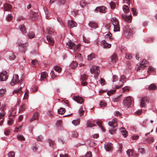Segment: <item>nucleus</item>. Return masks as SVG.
I'll return each mask as SVG.
<instances>
[{"label":"nucleus","instance_id":"1","mask_svg":"<svg viewBox=\"0 0 157 157\" xmlns=\"http://www.w3.org/2000/svg\"><path fill=\"white\" fill-rule=\"evenodd\" d=\"M117 120L116 119H113L111 121H109L108 123L109 125L112 127L111 128L109 129V132L113 134L114 133L116 130V127L117 126Z\"/></svg>","mask_w":157,"mask_h":157},{"label":"nucleus","instance_id":"2","mask_svg":"<svg viewBox=\"0 0 157 157\" xmlns=\"http://www.w3.org/2000/svg\"><path fill=\"white\" fill-rule=\"evenodd\" d=\"M128 26H125L123 28L124 35L125 37L127 38H129L132 36L133 34L132 29Z\"/></svg>","mask_w":157,"mask_h":157},{"label":"nucleus","instance_id":"3","mask_svg":"<svg viewBox=\"0 0 157 157\" xmlns=\"http://www.w3.org/2000/svg\"><path fill=\"white\" fill-rule=\"evenodd\" d=\"M67 45H68L69 48L71 49L74 51H78L80 48V45H76L73 42L70 40L67 43Z\"/></svg>","mask_w":157,"mask_h":157},{"label":"nucleus","instance_id":"4","mask_svg":"<svg viewBox=\"0 0 157 157\" xmlns=\"http://www.w3.org/2000/svg\"><path fill=\"white\" fill-rule=\"evenodd\" d=\"M147 63V62L145 60L143 59L136 66V69L137 71L140 70H143L144 68L146 67L145 65Z\"/></svg>","mask_w":157,"mask_h":157},{"label":"nucleus","instance_id":"5","mask_svg":"<svg viewBox=\"0 0 157 157\" xmlns=\"http://www.w3.org/2000/svg\"><path fill=\"white\" fill-rule=\"evenodd\" d=\"M99 69V67L93 66L90 70V72L94 74V77L95 78H97L99 75L100 72Z\"/></svg>","mask_w":157,"mask_h":157},{"label":"nucleus","instance_id":"6","mask_svg":"<svg viewBox=\"0 0 157 157\" xmlns=\"http://www.w3.org/2000/svg\"><path fill=\"white\" fill-rule=\"evenodd\" d=\"M19 76L17 75H15L13 76V78L10 82L11 86L14 85L16 83H21V80H19L18 79Z\"/></svg>","mask_w":157,"mask_h":157},{"label":"nucleus","instance_id":"7","mask_svg":"<svg viewBox=\"0 0 157 157\" xmlns=\"http://www.w3.org/2000/svg\"><path fill=\"white\" fill-rule=\"evenodd\" d=\"M19 45L20 47V48H19L20 50L22 52H25L28 45V44L26 43V42H23L22 41L21 42L20 44H19Z\"/></svg>","mask_w":157,"mask_h":157},{"label":"nucleus","instance_id":"8","mask_svg":"<svg viewBox=\"0 0 157 157\" xmlns=\"http://www.w3.org/2000/svg\"><path fill=\"white\" fill-rule=\"evenodd\" d=\"M123 103L124 106L127 107L130 106L132 103L131 97L130 96H129L126 98L124 100Z\"/></svg>","mask_w":157,"mask_h":157},{"label":"nucleus","instance_id":"9","mask_svg":"<svg viewBox=\"0 0 157 157\" xmlns=\"http://www.w3.org/2000/svg\"><path fill=\"white\" fill-rule=\"evenodd\" d=\"M107 11V8L104 6H102L96 7L95 11L97 13L99 12L101 13H105Z\"/></svg>","mask_w":157,"mask_h":157},{"label":"nucleus","instance_id":"10","mask_svg":"<svg viewBox=\"0 0 157 157\" xmlns=\"http://www.w3.org/2000/svg\"><path fill=\"white\" fill-rule=\"evenodd\" d=\"M88 76L85 74H83L81 76V80L82 81L81 85L83 86H86L87 82H86Z\"/></svg>","mask_w":157,"mask_h":157},{"label":"nucleus","instance_id":"11","mask_svg":"<svg viewBox=\"0 0 157 157\" xmlns=\"http://www.w3.org/2000/svg\"><path fill=\"white\" fill-rule=\"evenodd\" d=\"M122 19L125 21L129 23L131 21L132 17L131 15L127 16L125 14H122L121 15Z\"/></svg>","mask_w":157,"mask_h":157},{"label":"nucleus","instance_id":"12","mask_svg":"<svg viewBox=\"0 0 157 157\" xmlns=\"http://www.w3.org/2000/svg\"><path fill=\"white\" fill-rule=\"evenodd\" d=\"M73 99L75 101L77 102L78 103L82 104L83 102V99L79 96H74Z\"/></svg>","mask_w":157,"mask_h":157},{"label":"nucleus","instance_id":"13","mask_svg":"<svg viewBox=\"0 0 157 157\" xmlns=\"http://www.w3.org/2000/svg\"><path fill=\"white\" fill-rule=\"evenodd\" d=\"M68 27L71 29L76 27L77 25L76 23L72 20L69 21L68 22Z\"/></svg>","mask_w":157,"mask_h":157},{"label":"nucleus","instance_id":"14","mask_svg":"<svg viewBox=\"0 0 157 157\" xmlns=\"http://www.w3.org/2000/svg\"><path fill=\"white\" fill-rule=\"evenodd\" d=\"M6 72H2L0 74V80L1 81L6 80L8 78V76L6 75Z\"/></svg>","mask_w":157,"mask_h":157},{"label":"nucleus","instance_id":"15","mask_svg":"<svg viewBox=\"0 0 157 157\" xmlns=\"http://www.w3.org/2000/svg\"><path fill=\"white\" fill-rule=\"evenodd\" d=\"M39 114L38 112H35L33 114L32 118L30 120V122H31L34 120L39 119Z\"/></svg>","mask_w":157,"mask_h":157},{"label":"nucleus","instance_id":"16","mask_svg":"<svg viewBox=\"0 0 157 157\" xmlns=\"http://www.w3.org/2000/svg\"><path fill=\"white\" fill-rule=\"evenodd\" d=\"M47 39L49 44L52 45H53L54 40L53 38H52L50 36L48 35L47 36Z\"/></svg>","mask_w":157,"mask_h":157},{"label":"nucleus","instance_id":"17","mask_svg":"<svg viewBox=\"0 0 157 157\" xmlns=\"http://www.w3.org/2000/svg\"><path fill=\"white\" fill-rule=\"evenodd\" d=\"M88 25L92 28L96 29L98 27L97 24L93 21L90 22L88 24Z\"/></svg>","mask_w":157,"mask_h":157},{"label":"nucleus","instance_id":"18","mask_svg":"<svg viewBox=\"0 0 157 157\" xmlns=\"http://www.w3.org/2000/svg\"><path fill=\"white\" fill-rule=\"evenodd\" d=\"M30 17L32 20L34 21L37 19V14L36 13L33 11L31 12Z\"/></svg>","mask_w":157,"mask_h":157},{"label":"nucleus","instance_id":"19","mask_svg":"<svg viewBox=\"0 0 157 157\" xmlns=\"http://www.w3.org/2000/svg\"><path fill=\"white\" fill-rule=\"evenodd\" d=\"M147 99L146 97H144L141 99L140 102V106L143 107L145 106L146 103L147 101Z\"/></svg>","mask_w":157,"mask_h":157},{"label":"nucleus","instance_id":"20","mask_svg":"<svg viewBox=\"0 0 157 157\" xmlns=\"http://www.w3.org/2000/svg\"><path fill=\"white\" fill-rule=\"evenodd\" d=\"M101 44L104 48H109L111 47V44H108L105 40H103L102 41Z\"/></svg>","mask_w":157,"mask_h":157},{"label":"nucleus","instance_id":"21","mask_svg":"<svg viewBox=\"0 0 157 157\" xmlns=\"http://www.w3.org/2000/svg\"><path fill=\"white\" fill-rule=\"evenodd\" d=\"M105 148L107 151H111L112 149V144L111 143H107L105 145Z\"/></svg>","mask_w":157,"mask_h":157},{"label":"nucleus","instance_id":"22","mask_svg":"<svg viewBox=\"0 0 157 157\" xmlns=\"http://www.w3.org/2000/svg\"><path fill=\"white\" fill-rule=\"evenodd\" d=\"M111 21L112 24L114 26L119 25L118 21L115 17L112 18L111 19Z\"/></svg>","mask_w":157,"mask_h":157},{"label":"nucleus","instance_id":"23","mask_svg":"<svg viewBox=\"0 0 157 157\" xmlns=\"http://www.w3.org/2000/svg\"><path fill=\"white\" fill-rule=\"evenodd\" d=\"M117 59V58L116 55L114 53L111 56V62L113 63H115Z\"/></svg>","mask_w":157,"mask_h":157},{"label":"nucleus","instance_id":"24","mask_svg":"<svg viewBox=\"0 0 157 157\" xmlns=\"http://www.w3.org/2000/svg\"><path fill=\"white\" fill-rule=\"evenodd\" d=\"M157 89V87L156 85L153 83L151 84L148 87V89L149 90H155Z\"/></svg>","mask_w":157,"mask_h":157},{"label":"nucleus","instance_id":"25","mask_svg":"<svg viewBox=\"0 0 157 157\" xmlns=\"http://www.w3.org/2000/svg\"><path fill=\"white\" fill-rule=\"evenodd\" d=\"M14 115H13L12 113H11L9 117L10 120L8 121V124L9 125H11L12 124V119L14 117Z\"/></svg>","mask_w":157,"mask_h":157},{"label":"nucleus","instance_id":"26","mask_svg":"<svg viewBox=\"0 0 157 157\" xmlns=\"http://www.w3.org/2000/svg\"><path fill=\"white\" fill-rule=\"evenodd\" d=\"M123 9L124 12L127 14L130 11V10L128 6L126 5H124L123 6Z\"/></svg>","mask_w":157,"mask_h":157},{"label":"nucleus","instance_id":"27","mask_svg":"<svg viewBox=\"0 0 157 157\" xmlns=\"http://www.w3.org/2000/svg\"><path fill=\"white\" fill-rule=\"evenodd\" d=\"M4 9L6 11H9L12 8V6L9 4H6L4 5Z\"/></svg>","mask_w":157,"mask_h":157},{"label":"nucleus","instance_id":"28","mask_svg":"<svg viewBox=\"0 0 157 157\" xmlns=\"http://www.w3.org/2000/svg\"><path fill=\"white\" fill-rule=\"evenodd\" d=\"M48 74L46 72H42L41 74L40 80H43L47 77Z\"/></svg>","mask_w":157,"mask_h":157},{"label":"nucleus","instance_id":"29","mask_svg":"<svg viewBox=\"0 0 157 157\" xmlns=\"http://www.w3.org/2000/svg\"><path fill=\"white\" fill-rule=\"evenodd\" d=\"M27 36L29 38L32 39L34 38L35 35L33 32H30L27 34Z\"/></svg>","mask_w":157,"mask_h":157},{"label":"nucleus","instance_id":"30","mask_svg":"<svg viewBox=\"0 0 157 157\" xmlns=\"http://www.w3.org/2000/svg\"><path fill=\"white\" fill-rule=\"evenodd\" d=\"M19 28L22 33H26V29L25 26L24 25H21L19 27Z\"/></svg>","mask_w":157,"mask_h":157},{"label":"nucleus","instance_id":"31","mask_svg":"<svg viewBox=\"0 0 157 157\" xmlns=\"http://www.w3.org/2000/svg\"><path fill=\"white\" fill-rule=\"evenodd\" d=\"M133 153V150L132 149H128L127 151V154L128 156H134Z\"/></svg>","mask_w":157,"mask_h":157},{"label":"nucleus","instance_id":"32","mask_svg":"<svg viewBox=\"0 0 157 157\" xmlns=\"http://www.w3.org/2000/svg\"><path fill=\"white\" fill-rule=\"evenodd\" d=\"M126 78L124 75H122L121 76L119 81L123 83H124L126 82Z\"/></svg>","mask_w":157,"mask_h":157},{"label":"nucleus","instance_id":"33","mask_svg":"<svg viewBox=\"0 0 157 157\" xmlns=\"http://www.w3.org/2000/svg\"><path fill=\"white\" fill-rule=\"evenodd\" d=\"M65 112V109L63 108H60L58 110V113L59 114H63Z\"/></svg>","mask_w":157,"mask_h":157},{"label":"nucleus","instance_id":"34","mask_svg":"<svg viewBox=\"0 0 157 157\" xmlns=\"http://www.w3.org/2000/svg\"><path fill=\"white\" fill-rule=\"evenodd\" d=\"M72 122L74 125L77 126L79 124L80 120L78 119L76 120H74L72 121Z\"/></svg>","mask_w":157,"mask_h":157},{"label":"nucleus","instance_id":"35","mask_svg":"<svg viewBox=\"0 0 157 157\" xmlns=\"http://www.w3.org/2000/svg\"><path fill=\"white\" fill-rule=\"evenodd\" d=\"M8 57L11 60H13L15 57L14 55L12 52H10L9 53Z\"/></svg>","mask_w":157,"mask_h":157},{"label":"nucleus","instance_id":"36","mask_svg":"<svg viewBox=\"0 0 157 157\" xmlns=\"http://www.w3.org/2000/svg\"><path fill=\"white\" fill-rule=\"evenodd\" d=\"M17 138L18 140L21 141H24L25 140V138L24 136L19 134H18L17 136Z\"/></svg>","mask_w":157,"mask_h":157},{"label":"nucleus","instance_id":"37","mask_svg":"<svg viewBox=\"0 0 157 157\" xmlns=\"http://www.w3.org/2000/svg\"><path fill=\"white\" fill-rule=\"evenodd\" d=\"M96 124L100 127V128L103 132H105V129L102 126L101 123L100 121H97L96 122Z\"/></svg>","mask_w":157,"mask_h":157},{"label":"nucleus","instance_id":"38","mask_svg":"<svg viewBox=\"0 0 157 157\" xmlns=\"http://www.w3.org/2000/svg\"><path fill=\"white\" fill-rule=\"evenodd\" d=\"M22 88V87H21L19 89L15 90L13 92V93H19L20 94H21L22 92L21 90Z\"/></svg>","mask_w":157,"mask_h":157},{"label":"nucleus","instance_id":"39","mask_svg":"<svg viewBox=\"0 0 157 157\" xmlns=\"http://www.w3.org/2000/svg\"><path fill=\"white\" fill-rule=\"evenodd\" d=\"M75 57L76 59L81 61L82 60V58L81 56V54L79 53H77L75 55Z\"/></svg>","mask_w":157,"mask_h":157},{"label":"nucleus","instance_id":"40","mask_svg":"<svg viewBox=\"0 0 157 157\" xmlns=\"http://www.w3.org/2000/svg\"><path fill=\"white\" fill-rule=\"evenodd\" d=\"M121 132L122 133V135L124 137H126L127 135V132L126 130H124V128H122L121 129Z\"/></svg>","mask_w":157,"mask_h":157},{"label":"nucleus","instance_id":"41","mask_svg":"<svg viewBox=\"0 0 157 157\" xmlns=\"http://www.w3.org/2000/svg\"><path fill=\"white\" fill-rule=\"evenodd\" d=\"M13 18V17L11 14H8L6 17V20L8 21H11Z\"/></svg>","mask_w":157,"mask_h":157},{"label":"nucleus","instance_id":"42","mask_svg":"<svg viewBox=\"0 0 157 157\" xmlns=\"http://www.w3.org/2000/svg\"><path fill=\"white\" fill-rule=\"evenodd\" d=\"M26 109L25 107V104L21 106L19 109V112H21L23 111H24L25 109Z\"/></svg>","mask_w":157,"mask_h":157},{"label":"nucleus","instance_id":"43","mask_svg":"<svg viewBox=\"0 0 157 157\" xmlns=\"http://www.w3.org/2000/svg\"><path fill=\"white\" fill-rule=\"evenodd\" d=\"M54 69L58 73H60L62 69L61 67L58 66L55 67H54Z\"/></svg>","mask_w":157,"mask_h":157},{"label":"nucleus","instance_id":"44","mask_svg":"<svg viewBox=\"0 0 157 157\" xmlns=\"http://www.w3.org/2000/svg\"><path fill=\"white\" fill-rule=\"evenodd\" d=\"M77 63L73 61L71 64V68L73 69L77 67Z\"/></svg>","mask_w":157,"mask_h":157},{"label":"nucleus","instance_id":"45","mask_svg":"<svg viewBox=\"0 0 157 157\" xmlns=\"http://www.w3.org/2000/svg\"><path fill=\"white\" fill-rule=\"evenodd\" d=\"M132 11L133 15L136 16L138 14L137 10L135 8H132Z\"/></svg>","mask_w":157,"mask_h":157},{"label":"nucleus","instance_id":"46","mask_svg":"<svg viewBox=\"0 0 157 157\" xmlns=\"http://www.w3.org/2000/svg\"><path fill=\"white\" fill-rule=\"evenodd\" d=\"M95 57V55L94 54H92L88 56V60H92L93 58Z\"/></svg>","mask_w":157,"mask_h":157},{"label":"nucleus","instance_id":"47","mask_svg":"<svg viewBox=\"0 0 157 157\" xmlns=\"http://www.w3.org/2000/svg\"><path fill=\"white\" fill-rule=\"evenodd\" d=\"M8 157H15V153L13 151H10L8 154Z\"/></svg>","mask_w":157,"mask_h":157},{"label":"nucleus","instance_id":"48","mask_svg":"<svg viewBox=\"0 0 157 157\" xmlns=\"http://www.w3.org/2000/svg\"><path fill=\"white\" fill-rule=\"evenodd\" d=\"M109 4H110V6L111 8L112 9H115V6H116V5H115V3L113 2V1L111 2Z\"/></svg>","mask_w":157,"mask_h":157},{"label":"nucleus","instance_id":"49","mask_svg":"<svg viewBox=\"0 0 157 157\" xmlns=\"http://www.w3.org/2000/svg\"><path fill=\"white\" fill-rule=\"evenodd\" d=\"M125 58L127 59H130L132 58V56L130 53H126L125 52Z\"/></svg>","mask_w":157,"mask_h":157},{"label":"nucleus","instance_id":"50","mask_svg":"<svg viewBox=\"0 0 157 157\" xmlns=\"http://www.w3.org/2000/svg\"><path fill=\"white\" fill-rule=\"evenodd\" d=\"M114 31L115 32L120 31V29L119 27V25H115L114 26Z\"/></svg>","mask_w":157,"mask_h":157},{"label":"nucleus","instance_id":"51","mask_svg":"<svg viewBox=\"0 0 157 157\" xmlns=\"http://www.w3.org/2000/svg\"><path fill=\"white\" fill-rule=\"evenodd\" d=\"M139 152L141 154H144L145 153V151L144 149L142 147H140L138 149Z\"/></svg>","mask_w":157,"mask_h":157},{"label":"nucleus","instance_id":"52","mask_svg":"<svg viewBox=\"0 0 157 157\" xmlns=\"http://www.w3.org/2000/svg\"><path fill=\"white\" fill-rule=\"evenodd\" d=\"M38 61L37 60H33L32 61V64L33 67H36L35 65L38 63Z\"/></svg>","mask_w":157,"mask_h":157},{"label":"nucleus","instance_id":"53","mask_svg":"<svg viewBox=\"0 0 157 157\" xmlns=\"http://www.w3.org/2000/svg\"><path fill=\"white\" fill-rule=\"evenodd\" d=\"M105 37L106 38H109L110 40L112 39V34L110 33H108L105 35Z\"/></svg>","mask_w":157,"mask_h":157},{"label":"nucleus","instance_id":"54","mask_svg":"<svg viewBox=\"0 0 157 157\" xmlns=\"http://www.w3.org/2000/svg\"><path fill=\"white\" fill-rule=\"evenodd\" d=\"M92 154L91 152H87L86 154L85 155V157H91ZM80 157H84V156H82Z\"/></svg>","mask_w":157,"mask_h":157},{"label":"nucleus","instance_id":"55","mask_svg":"<svg viewBox=\"0 0 157 157\" xmlns=\"http://www.w3.org/2000/svg\"><path fill=\"white\" fill-rule=\"evenodd\" d=\"M96 126V125L95 124L92 123L90 121L88 122L87 123V127H93V126Z\"/></svg>","mask_w":157,"mask_h":157},{"label":"nucleus","instance_id":"56","mask_svg":"<svg viewBox=\"0 0 157 157\" xmlns=\"http://www.w3.org/2000/svg\"><path fill=\"white\" fill-rule=\"evenodd\" d=\"M115 92L116 90H112L108 92L107 94L109 96H110L111 94H113V93H115Z\"/></svg>","mask_w":157,"mask_h":157},{"label":"nucleus","instance_id":"57","mask_svg":"<svg viewBox=\"0 0 157 157\" xmlns=\"http://www.w3.org/2000/svg\"><path fill=\"white\" fill-rule=\"evenodd\" d=\"M48 142L49 143L50 146H52V145L54 144V142L51 139H48Z\"/></svg>","mask_w":157,"mask_h":157},{"label":"nucleus","instance_id":"58","mask_svg":"<svg viewBox=\"0 0 157 157\" xmlns=\"http://www.w3.org/2000/svg\"><path fill=\"white\" fill-rule=\"evenodd\" d=\"M72 136L74 137H77L78 136V134L77 132L74 131L72 132Z\"/></svg>","mask_w":157,"mask_h":157},{"label":"nucleus","instance_id":"59","mask_svg":"<svg viewBox=\"0 0 157 157\" xmlns=\"http://www.w3.org/2000/svg\"><path fill=\"white\" fill-rule=\"evenodd\" d=\"M142 113V110L140 109L138 110L137 111H136L135 113V114L137 115H140Z\"/></svg>","mask_w":157,"mask_h":157},{"label":"nucleus","instance_id":"60","mask_svg":"<svg viewBox=\"0 0 157 157\" xmlns=\"http://www.w3.org/2000/svg\"><path fill=\"white\" fill-rule=\"evenodd\" d=\"M5 90L3 89H0V97L3 96L5 92Z\"/></svg>","mask_w":157,"mask_h":157},{"label":"nucleus","instance_id":"61","mask_svg":"<svg viewBox=\"0 0 157 157\" xmlns=\"http://www.w3.org/2000/svg\"><path fill=\"white\" fill-rule=\"evenodd\" d=\"M155 69H154L152 67L150 66L149 67V71H148V73L149 74L151 71H155Z\"/></svg>","mask_w":157,"mask_h":157},{"label":"nucleus","instance_id":"62","mask_svg":"<svg viewBox=\"0 0 157 157\" xmlns=\"http://www.w3.org/2000/svg\"><path fill=\"white\" fill-rule=\"evenodd\" d=\"M147 141L149 143H152L154 141V139L152 137H150L147 139Z\"/></svg>","mask_w":157,"mask_h":157},{"label":"nucleus","instance_id":"63","mask_svg":"<svg viewBox=\"0 0 157 157\" xmlns=\"http://www.w3.org/2000/svg\"><path fill=\"white\" fill-rule=\"evenodd\" d=\"M105 80L104 78H101V80L100 81V84L102 85H105Z\"/></svg>","mask_w":157,"mask_h":157},{"label":"nucleus","instance_id":"64","mask_svg":"<svg viewBox=\"0 0 157 157\" xmlns=\"http://www.w3.org/2000/svg\"><path fill=\"white\" fill-rule=\"evenodd\" d=\"M80 5L82 7H83L85 6L86 4L84 1H82L80 2Z\"/></svg>","mask_w":157,"mask_h":157}]
</instances>
